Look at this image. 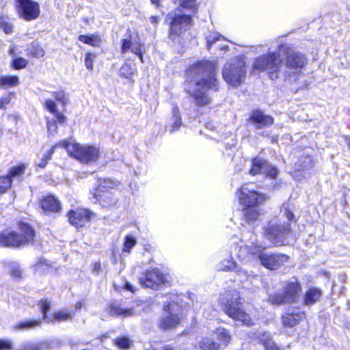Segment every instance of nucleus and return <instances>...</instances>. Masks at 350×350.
Returning <instances> with one entry per match:
<instances>
[{
	"label": "nucleus",
	"mask_w": 350,
	"mask_h": 350,
	"mask_svg": "<svg viewBox=\"0 0 350 350\" xmlns=\"http://www.w3.org/2000/svg\"><path fill=\"white\" fill-rule=\"evenodd\" d=\"M125 288L131 292H135L134 287L128 282L125 284Z\"/></svg>",
	"instance_id": "nucleus-61"
},
{
	"label": "nucleus",
	"mask_w": 350,
	"mask_h": 350,
	"mask_svg": "<svg viewBox=\"0 0 350 350\" xmlns=\"http://www.w3.org/2000/svg\"><path fill=\"white\" fill-rule=\"evenodd\" d=\"M14 96V93H9L6 96L2 97L0 99V109H3L5 105L9 104L12 100V98Z\"/></svg>",
	"instance_id": "nucleus-52"
},
{
	"label": "nucleus",
	"mask_w": 350,
	"mask_h": 350,
	"mask_svg": "<svg viewBox=\"0 0 350 350\" xmlns=\"http://www.w3.org/2000/svg\"><path fill=\"white\" fill-rule=\"evenodd\" d=\"M234 268H237V264L232 259L224 260L220 265L219 269L222 271H232Z\"/></svg>",
	"instance_id": "nucleus-40"
},
{
	"label": "nucleus",
	"mask_w": 350,
	"mask_h": 350,
	"mask_svg": "<svg viewBox=\"0 0 350 350\" xmlns=\"http://www.w3.org/2000/svg\"><path fill=\"white\" fill-rule=\"evenodd\" d=\"M118 184L112 180L111 179H100L99 185L97 188L94 189L93 195V198L96 200H102L104 201L105 198H111V193L108 191H105V189H112L116 187Z\"/></svg>",
	"instance_id": "nucleus-19"
},
{
	"label": "nucleus",
	"mask_w": 350,
	"mask_h": 350,
	"mask_svg": "<svg viewBox=\"0 0 350 350\" xmlns=\"http://www.w3.org/2000/svg\"><path fill=\"white\" fill-rule=\"evenodd\" d=\"M279 51L285 55L284 61L278 52L268 53L254 59L253 69L266 71L272 80H275L280 76L295 77L307 64V59L302 53L291 49L286 44L280 45Z\"/></svg>",
	"instance_id": "nucleus-1"
},
{
	"label": "nucleus",
	"mask_w": 350,
	"mask_h": 350,
	"mask_svg": "<svg viewBox=\"0 0 350 350\" xmlns=\"http://www.w3.org/2000/svg\"><path fill=\"white\" fill-rule=\"evenodd\" d=\"M100 270V262H95L93 267V271L96 273H98Z\"/></svg>",
	"instance_id": "nucleus-60"
},
{
	"label": "nucleus",
	"mask_w": 350,
	"mask_h": 350,
	"mask_svg": "<svg viewBox=\"0 0 350 350\" xmlns=\"http://www.w3.org/2000/svg\"><path fill=\"white\" fill-rule=\"evenodd\" d=\"M199 346L202 350H220V345L208 338H202L199 342Z\"/></svg>",
	"instance_id": "nucleus-32"
},
{
	"label": "nucleus",
	"mask_w": 350,
	"mask_h": 350,
	"mask_svg": "<svg viewBox=\"0 0 350 350\" xmlns=\"http://www.w3.org/2000/svg\"><path fill=\"white\" fill-rule=\"evenodd\" d=\"M142 286L146 288L157 289L162 284H165L166 279L158 269H153L147 271L143 276L139 278Z\"/></svg>",
	"instance_id": "nucleus-12"
},
{
	"label": "nucleus",
	"mask_w": 350,
	"mask_h": 350,
	"mask_svg": "<svg viewBox=\"0 0 350 350\" xmlns=\"http://www.w3.org/2000/svg\"><path fill=\"white\" fill-rule=\"evenodd\" d=\"M302 163L304 164L303 165L300 164L296 168L297 171L303 170L304 169L310 167L312 165V159L308 157L305 158L304 161Z\"/></svg>",
	"instance_id": "nucleus-56"
},
{
	"label": "nucleus",
	"mask_w": 350,
	"mask_h": 350,
	"mask_svg": "<svg viewBox=\"0 0 350 350\" xmlns=\"http://www.w3.org/2000/svg\"><path fill=\"white\" fill-rule=\"evenodd\" d=\"M265 350H280L275 344L274 342H271L270 344L267 345L265 347Z\"/></svg>",
	"instance_id": "nucleus-59"
},
{
	"label": "nucleus",
	"mask_w": 350,
	"mask_h": 350,
	"mask_svg": "<svg viewBox=\"0 0 350 350\" xmlns=\"http://www.w3.org/2000/svg\"><path fill=\"white\" fill-rule=\"evenodd\" d=\"M59 145L70 156L83 163L96 162L99 158V148L95 146L71 144L66 140L59 142Z\"/></svg>",
	"instance_id": "nucleus-5"
},
{
	"label": "nucleus",
	"mask_w": 350,
	"mask_h": 350,
	"mask_svg": "<svg viewBox=\"0 0 350 350\" xmlns=\"http://www.w3.org/2000/svg\"><path fill=\"white\" fill-rule=\"evenodd\" d=\"M252 164V166L250 170V174L252 175L262 174L266 176L273 178L278 174V169L271 165L266 160L260 157L254 159Z\"/></svg>",
	"instance_id": "nucleus-14"
},
{
	"label": "nucleus",
	"mask_w": 350,
	"mask_h": 350,
	"mask_svg": "<svg viewBox=\"0 0 350 350\" xmlns=\"http://www.w3.org/2000/svg\"><path fill=\"white\" fill-rule=\"evenodd\" d=\"M55 119L59 124H62L66 120V117L61 113L56 112L55 114Z\"/></svg>",
	"instance_id": "nucleus-58"
},
{
	"label": "nucleus",
	"mask_w": 350,
	"mask_h": 350,
	"mask_svg": "<svg viewBox=\"0 0 350 350\" xmlns=\"http://www.w3.org/2000/svg\"><path fill=\"white\" fill-rule=\"evenodd\" d=\"M239 292L236 290H229L220 295L219 302L226 314L232 319L241 321L246 325L253 324L250 315L245 312L241 308Z\"/></svg>",
	"instance_id": "nucleus-3"
},
{
	"label": "nucleus",
	"mask_w": 350,
	"mask_h": 350,
	"mask_svg": "<svg viewBox=\"0 0 350 350\" xmlns=\"http://www.w3.org/2000/svg\"><path fill=\"white\" fill-rule=\"evenodd\" d=\"M40 204L46 213H57L61 210L59 200L53 195L44 196L40 200Z\"/></svg>",
	"instance_id": "nucleus-23"
},
{
	"label": "nucleus",
	"mask_w": 350,
	"mask_h": 350,
	"mask_svg": "<svg viewBox=\"0 0 350 350\" xmlns=\"http://www.w3.org/2000/svg\"><path fill=\"white\" fill-rule=\"evenodd\" d=\"M137 68L134 64L131 62H125L120 69L121 77L126 79L131 78L136 72Z\"/></svg>",
	"instance_id": "nucleus-30"
},
{
	"label": "nucleus",
	"mask_w": 350,
	"mask_h": 350,
	"mask_svg": "<svg viewBox=\"0 0 350 350\" xmlns=\"http://www.w3.org/2000/svg\"><path fill=\"white\" fill-rule=\"evenodd\" d=\"M78 40L92 46H99L101 41L100 36L98 35H80L78 37Z\"/></svg>",
	"instance_id": "nucleus-31"
},
{
	"label": "nucleus",
	"mask_w": 350,
	"mask_h": 350,
	"mask_svg": "<svg viewBox=\"0 0 350 350\" xmlns=\"http://www.w3.org/2000/svg\"><path fill=\"white\" fill-rule=\"evenodd\" d=\"M96 55L91 53H87L85 54V64L87 69L89 70H93V64L95 60Z\"/></svg>",
	"instance_id": "nucleus-45"
},
{
	"label": "nucleus",
	"mask_w": 350,
	"mask_h": 350,
	"mask_svg": "<svg viewBox=\"0 0 350 350\" xmlns=\"http://www.w3.org/2000/svg\"><path fill=\"white\" fill-rule=\"evenodd\" d=\"M16 8L19 16L25 21L36 19L40 12L39 4L32 0H16Z\"/></svg>",
	"instance_id": "nucleus-9"
},
{
	"label": "nucleus",
	"mask_w": 350,
	"mask_h": 350,
	"mask_svg": "<svg viewBox=\"0 0 350 350\" xmlns=\"http://www.w3.org/2000/svg\"><path fill=\"white\" fill-rule=\"evenodd\" d=\"M265 249V247L258 244L252 243V245H240L239 247H234V252H236V255L237 258L240 259H244L246 257V254L247 253L252 254L254 256H256L259 260L260 261V256L262 254H265L263 252Z\"/></svg>",
	"instance_id": "nucleus-20"
},
{
	"label": "nucleus",
	"mask_w": 350,
	"mask_h": 350,
	"mask_svg": "<svg viewBox=\"0 0 350 350\" xmlns=\"http://www.w3.org/2000/svg\"><path fill=\"white\" fill-rule=\"evenodd\" d=\"M243 212L245 220L248 223L257 220L260 215V211L258 206L244 207Z\"/></svg>",
	"instance_id": "nucleus-26"
},
{
	"label": "nucleus",
	"mask_w": 350,
	"mask_h": 350,
	"mask_svg": "<svg viewBox=\"0 0 350 350\" xmlns=\"http://www.w3.org/2000/svg\"><path fill=\"white\" fill-rule=\"evenodd\" d=\"M172 114L174 122L171 126V132L178 130L182 124L180 111L178 107H174L172 109Z\"/></svg>",
	"instance_id": "nucleus-35"
},
{
	"label": "nucleus",
	"mask_w": 350,
	"mask_h": 350,
	"mask_svg": "<svg viewBox=\"0 0 350 350\" xmlns=\"http://www.w3.org/2000/svg\"><path fill=\"white\" fill-rule=\"evenodd\" d=\"M288 260V256L283 254H267L260 256V263L265 267L276 270Z\"/></svg>",
	"instance_id": "nucleus-15"
},
{
	"label": "nucleus",
	"mask_w": 350,
	"mask_h": 350,
	"mask_svg": "<svg viewBox=\"0 0 350 350\" xmlns=\"http://www.w3.org/2000/svg\"><path fill=\"white\" fill-rule=\"evenodd\" d=\"M283 292L270 295L269 301L272 304L280 305L297 302L301 296L302 288L298 280L292 278L286 281L283 285Z\"/></svg>",
	"instance_id": "nucleus-6"
},
{
	"label": "nucleus",
	"mask_w": 350,
	"mask_h": 350,
	"mask_svg": "<svg viewBox=\"0 0 350 350\" xmlns=\"http://www.w3.org/2000/svg\"><path fill=\"white\" fill-rule=\"evenodd\" d=\"M221 38H223V36L221 34H219L217 32L211 33L206 37V43H207L208 49H210V48L213 44H214L216 41L220 40Z\"/></svg>",
	"instance_id": "nucleus-41"
},
{
	"label": "nucleus",
	"mask_w": 350,
	"mask_h": 350,
	"mask_svg": "<svg viewBox=\"0 0 350 350\" xmlns=\"http://www.w3.org/2000/svg\"><path fill=\"white\" fill-rule=\"evenodd\" d=\"M116 345L120 349H129L132 345V341L126 336H122L116 338L115 341Z\"/></svg>",
	"instance_id": "nucleus-39"
},
{
	"label": "nucleus",
	"mask_w": 350,
	"mask_h": 350,
	"mask_svg": "<svg viewBox=\"0 0 350 350\" xmlns=\"http://www.w3.org/2000/svg\"><path fill=\"white\" fill-rule=\"evenodd\" d=\"M258 338L260 341L264 345L265 347H267V345L273 342L270 338V334L267 332L260 334Z\"/></svg>",
	"instance_id": "nucleus-50"
},
{
	"label": "nucleus",
	"mask_w": 350,
	"mask_h": 350,
	"mask_svg": "<svg viewBox=\"0 0 350 350\" xmlns=\"http://www.w3.org/2000/svg\"><path fill=\"white\" fill-rule=\"evenodd\" d=\"M240 204L244 207L258 206L262 203L266 198L251 189L248 185H243L239 192Z\"/></svg>",
	"instance_id": "nucleus-10"
},
{
	"label": "nucleus",
	"mask_w": 350,
	"mask_h": 350,
	"mask_svg": "<svg viewBox=\"0 0 350 350\" xmlns=\"http://www.w3.org/2000/svg\"><path fill=\"white\" fill-rule=\"evenodd\" d=\"M28 61L23 57H17L12 60V66L16 70L22 69L26 67Z\"/></svg>",
	"instance_id": "nucleus-43"
},
{
	"label": "nucleus",
	"mask_w": 350,
	"mask_h": 350,
	"mask_svg": "<svg viewBox=\"0 0 350 350\" xmlns=\"http://www.w3.org/2000/svg\"><path fill=\"white\" fill-rule=\"evenodd\" d=\"M245 66L244 60L241 58L225 64L222 75L228 85L237 87L243 82L246 74Z\"/></svg>",
	"instance_id": "nucleus-7"
},
{
	"label": "nucleus",
	"mask_w": 350,
	"mask_h": 350,
	"mask_svg": "<svg viewBox=\"0 0 350 350\" xmlns=\"http://www.w3.org/2000/svg\"><path fill=\"white\" fill-rule=\"evenodd\" d=\"M109 312L113 316L122 318L133 317L136 314L133 307H129L122 303H111L109 306Z\"/></svg>",
	"instance_id": "nucleus-22"
},
{
	"label": "nucleus",
	"mask_w": 350,
	"mask_h": 350,
	"mask_svg": "<svg viewBox=\"0 0 350 350\" xmlns=\"http://www.w3.org/2000/svg\"><path fill=\"white\" fill-rule=\"evenodd\" d=\"M51 303L47 299H42L40 301L39 307L42 313V319L49 323L50 321L48 320L47 312L50 309Z\"/></svg>",
	"instance_id": "nucleus-38"
},
{
	"label": "nucleus",
	"mask_w": 350,
	"mask_h": 350,
	"mask_svg": "<svg viewBox=\"0 0 350 350\" xmlns=\"http://www.w3.org/2000/svg\"><path fill=\"white\" fill-rule=\"evenodd\" d=\"M322 296L321 291L318 288H310L305 293L304 304L312 306L318 301Z\"/></svg>",
	"instance_id": "nucleus-25"
},
{
	"label": "nucleus",
	"mask_w": 350,
	"mask_h": 350,
	"mask_svg": "<svg viewBox=\"0 0 350 350\" xmlns=\"http://www.w3.org/2000/svg\"><path fill=\"white\" fill-rule=\"evenodd\" d=\"M27 55L36 58L42 57L45 51L38 42H33L26 49Z\"/></svg>",
	"instance_id": "nucleus-27"
},
{
	"label": "nucleus",
	"mask_w": 350,
	"mask_h": 350,
	"mask_svg": "<svg viewBox=\"0 0 350 350\" xmlns=\"http://www.w3.org/2000/svg\"><path fill=\"white\" fill-rule=\"evenodd\" d=\"M233 271H234L241 278H247L249 276L248 273L245 269L237 265V268H234Z\"/></svg>",
	"instance_id": "nucleus-57"
},
{
	"label": "nucleus",
	"mask_w": 350,
	"mask_h": 350,
	"mask_svg": "<svg viewBox=\"0 0 350 350\" xmlns=\"http://www.w3.org/2000/svg\"><path fill=\"white\" fill-rule=\"evenodd\" d=\"M74 317V313L67 309H64L55 312L53 315L52 322L70 321Z\"/></svg>",
	"instance_id": "nucleus-29"
},
{
	"label": "nucleus",
	"mask_w": 350,
	"mask_h": 350,
	"mask_svg": "<svg viewBox=\"0 0 350 350\" xmlns=\"http://www.w3.org/2000/svg\"><path fill=\"white\" fill-rule=\"evenodd\" d=\"M12 346V342L10 340L0 339V350H10Z\"/></svg>",
	"instance_id": "nucleus-54"
},
{
	"label": "nucleus",
	"mask_w": 350,
	"mask_h": 350,
	"mask_svg": "<svg viewBox=\"0 0 350 350\" xmlns=\"http://www.w3.org/2000/svg\"><path fill=\"white\" fill-rule=\"evenodd\" d=\"M132 53L139 56L142 62H143V57L141 51V45L139 43L135 42L130 50Z\"/></svg>",
	"instance_id": "nucleus-53"
},
{
	"label": "nucleus",
	"mask_w": 350,
	"mask_h": 350,
	"mask_svg": "<svg viewBox=\"0 0 350 350\" xmlns=\"http://www.w3.org/2000/svg\"><path fill=\"white\" fill-rule=\"evenodd\" d=\"M306 317L304 312L298 308L289 307L286 309L284 314L282 315V322L284 327H293L297 325Z\"/></svg>",
	"instance_id": "nucleus-17"
},
{
	"label": "nucleus",
	"mask_w": 350,
	"mask_h": 350,
	"mask_svg": "<svg viewBox=\"0 0 350 350\" xmlns=\"http://www.w3.org/2000/svg\"><path fill=\"white\" fill-rule=\"evenodd\" d=\"M41 319H26L16 322L10 326L12 332H23L40 326Z\"/></svg>",
	"instance_id": "nucleus-24"
},
{
	"label": "nucleus",
	"mask_w": 350,
	"mask_h": 350,
	"mask_svg": "<svg viewBox=\"0 0 350 350\" xmlns=\"http://www.w3.org/2000/svg\"><path fill=\"white\" fill-rule=\"evenodd\" d=\"M52 95L57 102L62 103L63 105H65L68 102V98H66L65 92L63 90L53 92Z\"/></svg>",
	"instance_id": "nucleus-42"
},
{
	"label": "nucleus",
	"mask_w": 350,
	"mask_h": 350,
	"mask_svg": "<svg viewBox=\"0 0 350 350\" xmlns=\"http://www.w3.org/2000/svg\"><path fill=\"white\" fill-rule=\"evenodd\" d=\"M44 107L45 108L50 111L51 113L55 114L57 111V105L55 103L51 100V99H46L44 101Z\"/></svg>",
	"instance_id": "nucleus-48"
},
{
	"label": "nucleus",
	"mask_w": 350,
	"mask_h": 350,
	"mask_svg": "<svg viewBox=\"0 0 350 350\" xmlns=\"http://www.w3.org/2000/svg\"><path fill=\"white\" fill-rule=\"evenodd\" d=\"M44 346V342H29L24 346V350H42Z\"/></svg>",
	"instance_id": "nucleus-46"
},
{
	"label": "nucleus",
	"mask_w": 350,
	"mask_h": 350,
	"mask_svg": "<svg viewBox=\"0 0 350 350\" xmlns=\"http://www.w3.org/2000/svg\"><path fill=\"white\" fill-rule=\"evenodd\" d=\"M296 174H297V172H295L294 174H293V176L295 177V178L299 181L301 180V179L304 176H301V177L297 176V175Z\"/></svg>",
	"instance_id": "nucleus-63"
},
{
	"label": "nucleus",
	"mask_w": 350,
	"mask_h": 350,
	"mask_svg": "<svg viewBox=\"0 0 350 350\" xmlns=\"http://www.w3.org/2000/svg\"><path fill=\"white\" fill-rule=\"evenodd\" d=\"M136 243V239L133 236L126 235L124 239L123 251L129 253Z\"/></svg>",
	"instance_id": "nucleus-37"
},
{
	"label": "nucleus",
	"mask_w": 350,
	"mask_h": 350,
	"mask_svg": "<svg viewBox=\"0 0 350 350\" xmlns=\"http://www.w3.org/2000/svg\"><path fill=\"white\" fill-rule=\"evenodd\" d=\"M172 20L170 23V35H178L191 24V18L189 14H182L180 10L168 14Z\"/></svg>",
	"instance_id": "nucleus-11"
},
{
	"label": "nucleus",
	"mask_w": 350,
	"mask_h": 350,
	"mask_svg": "<svg viewBox=\"0 0 350 350\" xmlns=\"http://www.w3.org/2000/svg\"><path fill=\"white\" fill-rule=\"evenodd\" d=\"M46 124L49 133L50 135H55L57 131V125L56 123V120L53 119H48Z\"/></svg>",
	"instance_id": "nucleus-47"
},
{
	"label": "nucleus",
	"mask_w": 350,
	"mask_h": 350,
	"mask_svg": "<svg viewBox=\"0 0 350 350\" xmlns=\"http://www.w3.org/2000/svg\"><path fill=\"white\" fill-rule=\"evenodd\" d=\"M178 310V306L174 303L164 306V315L160 322L163 329H171L180 323Z\"/></svg>",
	"instance_id": "nucleus-13"
},
{
	"label": "nucleus",
	"mask_w": 350,
	"mask_h": 350,
	"mask_svg": "<svg viewBox=\"0 0 350 350\" xmlns=\"http://www.w3.org/2000/svg\"><path fill=\"white\" fill-rule=\"evenodd\" d=\"M280 213L283 216L286 217L288 221H291L294 217L293 213L288 207L285 206V204H284L281 208Z\"/></svg>",
	"instance_id": "nucleus-51"
},
{
	"label": "nucleus",
	"mask_w": 350,
	"mask_h": 350,
	"mask_svg": "<svg viewBox=\"0 0 350 350\" xmlns=\"http://www.w3.org/2000/svg\"><path fill=\"white\" fill-rule=\"evenodd\" d=\"M183 8L195 9L196 0H180Z\"/></svg>",
	"instance_id": "nucleus-55"
},
{
	"label": "nucleus",
	"mask_w": 350,
	"mask_h": 350,
	"mask_svg": "<svg viewBox=\"0 0 350 350\" xmlns=\"http://www.w3.org/2000/svg\"><path fill=\"white\" fill-rule=\"evenodd\" d=\"M215 62L208 61L199 62L192 66L189 72L195 75L196 87L189 92L193 98L196 104L204 106L211 102L208 90L217 91L218 83L215 78Z\"/></svg>",
	"instance_id": "nucleus-2"
},
{
	"label": "nucleus",
	"mask_w": 350,
	"mask_h": 350,
	"mask_svg": "<svg viewBox=\"0 0 350 350\" xmlns=\"http://www.w3.org/2000/svg\"><path fill=\"white\" fill-rule=\"evenodd\" d=\"M291 234L285 221L282 223L278 219L271 220L264 232L265 237L276 246L287 243L286 239Z\"/></svg>",
	"instance_id": "nucleus-8"
},
{
	"label": "nucleus",
	"mask_w": 350,
	"mask_h": 350,
	"mask_svg": "<svg viewBox=\"0 0 350 350\" xmlns=\"http://www.w3.org/2000/svg\"><path fill=\"white\" fill-rule=\"evenodd\" d=\"M82 305H83L82 302L77 303V304H76V309L77 310H80L81 308V307H82Z\"/></svg>",
	"instance_id": "nucleus-64"
},
{
	"label": "nucleus",
	"mask_w": 350,
	"mask_h": 350,
	"mask_svg": "<svg viewBox=\"0 0 350 350\" xmlns=\"http://www.w3.org/2000/svg\"><path fill=\"white\" fill-rule=\"evenodd\" d=\"M61 148V145H59V142L54 145L51 149L46 154H44L41 159V161L38 164V166L42 168H44L46 164L48 163V161L51 160L52 154L54 153L55 149L57 148Z\"/></svg>",
	"instance_id": "nucleus-36"
},
{
	"label": "nucleus",
	"mask_w": 350,
	"mask_h": 350,
	"mask_svg": "<svg viewBox=\"0 0 350 350\" xmlns=\"http://www.w3.org/2000/svg\"><path fill=\"white\" fill-rule=\"evenodd\" d=\"M134 42H131L130 38L122 40V53H126L131 50Z\"/></svg>",
	"instance_id": "nucleus-49"
},
{
	"label": "nucleus",
	"mask_w": 350,
	"mask_h": 350,
	"mask_svg": "<svg viewBox=\"0 0 350 350\" xmlns=\"http://www.w3.org/2000/svg\"><path fill=\"white\" fill-rule=\"evenodd\" d=\"M35 232L31 226L25 223L19 224V232L5 231L0 233V247H19L33 243Z\"/></svg>",
	"instance_id": "nucleus-4"
},
{
	"label": "nucleus",
	"mask_w": 350,
	"mask_h": 350,
	"mask_svg": "<svg viewBox=\"0 0 350 350\" xmlns=\"http://www.w3.org/2000/svg\"><path fill=\"white\" fill-rule=\"evenodd\" d=\"M216 334L217 339L224 346H227L231 340V336L229 332L224 328L219 327L216 329Z\"/></svg>",
	"instance_id": "nucleus-33"
},
{
	"label": "nucleus",
	"mask_w": 350,
	"mask_h": 350,
	"mask_svg": "<svg viewBox=\"0 0 350 350\" xmlns=\"http://www.w3.org/2000/svg\"><path fill=\"white\" fill-rule=\"evenodd\" d=\"M19 84V79L17 76L1 75L0 77V85L4 88H12Z\"/></svg>",
	"instance_id": "nucleus-28"
},
{
	"label": "nucleus",
	"mask_w": 350,
	"mask_h": 350,
	"mask_svg": "<svg viewBox=\"0 0 350 350\" xmlns=\"http://www.w3.org/2000/svg\"><path fill=\"white\" fill-rule=\"evenodd\" d=\"M25 165L21 164L18 166L12 167L7 176L0 177V193L5 192L12 185V178H20L25 173Z\"/></svg>",
	"instance_id": "nucleus-18"
},
{
	"label": "nucleus",
	"mask_w": 350,
	"mask_h": 350,
	"mask_svg": "<svg viewBox=\"0 0 350 350\" xmlns=\"http://www.w3.org/2000/svg\"><path fill=\"white\" fill-rule=\"evenodd\" d=\"M250 120L256 129H260L273 124V118L270 116L265 114L260 110L253 111Z\"/></svg>",
	"instance_id": "nucleus-21"
},
{
	"label": "nucleus",
	"mask_w": 350,
	"mask_h": 350,
	"mask_svg": "<svg viewBox=\"0 0 350 350\" xmlns=\"http://www.w3.org/2000/svg\"><path fill=\"white\" fill-rule=\"evenodd\" d=\"M94 213L88 209L80 208L70 211L68 213L69 222L77 228L84 226L89 222Z\"/></svg>",
	"instance_id": "nucleus-16"
},
{
	"label": "nucleus",
	"mask_w": 350,
	"mask_h": 350,
	"mask_svg": "<svg viewBox=\"0 0 350 350\" xmlns=\"http://www.w3.org/2000/svg\"><path fill=\"white\" fill-rule=\"evenodd\" d=\"M0 29H2L7 34L12 32V25L8 23L3 16H0Z\"/></svg>",
	"instance_id": "nucleus-44"
},
{
	"label": "nucleus",
	"mask_w": 350,
	"mask_h": 350,
	"mask_svg": "<svg viewBox=\"0 0 350 350\" xmlns=\"http://www.w3.org/2000/svg\"><path fill=\"white\" fill-rule=\"evenodd\" d=\"M8 266L10 274L14 280H18L22 278V271L17 262H10Z\"/></svg>",
	"instance_id": "nucleus-34"
},
{
	"label": "nucleus",
	"mask_w": 350,
	"mask_h": 350,
	"mask_svg": "<svg viewBox=\"0 0 350 350\" xmlns=\"http://www.w3.org/2000/svg\"><path fill=\"white\" fill-rule=\"evenodd\" d=\"M150 21L152 23H156L157 22V17L152 16L150 18Z\"/></svg>",
	"instance_id": "nucleus-62"
}]
</instances>
